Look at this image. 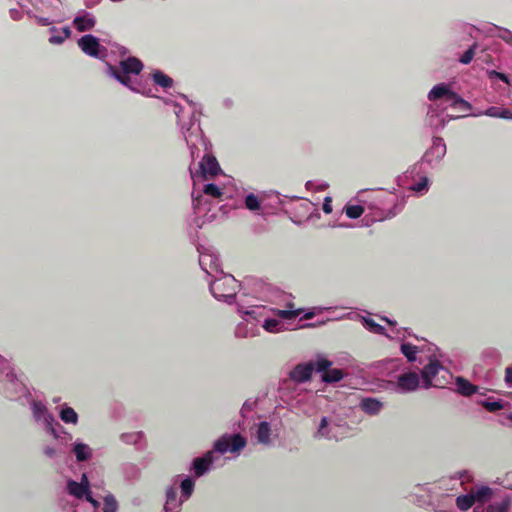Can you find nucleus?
<instances>
[{"mask_svg":"<svg viewBox=\"0 0 512 512\" xmlns=\"http://www.w3.org/2000/svg\"><path fill=\"white\" fill-rule=\"evenodd\" d=\"M459 115L457 114H445L444 111H441L434 103H431L428 106L426 121L427 124L436 130L443 129L448 121L452 119H457Z\"/></svg>","mask_w":512,"mask_h":512,"instance_id":"8","label":"nucleus"},{"mask_svg":"<svg viewBox=\"0 0 512 512\" xmlns=\"http://www.w3.org/2000/svg\"><path fill=\"white\" fill-rule=\"evenodd\" d=\"M381 319L389 324V329L376 323L370 314L363 315L354 311V321H359L368 331L374 334L385 335L387 338L396 341H402L411 335L407 328L398 327L395 321L385 317Z\"/></svg>","mask_w":512,"mask_h":512,"instance_id":"3","label":"nucleus"},{"mask_svg":"<svg viewBox=\"0 0 512 512\" xmlns=\"http://www.w3.org/2000/svg\"><path fill=\"white\" fill-rule=\"evenodd\" d=\"M81 482H83L84 485H87V488H89V481H88V478H87V476L85 474L82 475Z\"/></svg>","mask_w":512,"mask_h":512,"instance_id":"54","label":"nucleus"},{"mask_svg":"<svg viewBox=\"0 0 512 512\" xmlns=\"http://www.w3.org/2000/svg\"><path fill=\"white\" fill-rule=\"evenodd\" d=\"M474 504L475 501L471 491L465 495L458 496L456 499V505L462 511L470 509Z\"/></svg>","mask_w":512,"mask_h":512,"instance_id":"26","label":"nucleus"},{"mask_svg":"<svg viewBox=\"0 0 512 512\" xmlns=\"http://www.w3.org/2000/svg\"><path fill=\"white\" fill-rule=\"evenodd\" d=\"M121 70L125 74H139L143 69L142 62L136 57H128L120 62Z\"/></svg>","mask_w":512,"mask_h":512,"instance_id":"17","label":"nucleus"},{"mask_svg":"<svg viewBox=\"0 0 512 512\" xmlns=\"http://www.w3.org/2000/svg\"><path fill=\"white\" fill-rule=\"evenodd\" d=\"M86 499L89 501L95 508L99 506V502L93 499V497L89 494V492L86 494Z\"/></svg>","mask_w":512,"mask_h":512,"instance_id":"52","label":"nucleus"},{"mask_svg":"<svg viewBox=\"0 0 512 512\" xmlns=\"http://www.w3.org/2000/svg\"><path fill=\"white\" fill-rule=\"evenodd\" d=\"M487 76L492 81L497 79V80H500V81L504 82L506 85H510V80L507 77V75H505L503 73H500V72H498L496 70H489V71H487Z\"/></svg>","mask_w":512,"mask_h":512,"instance_id":"41","label":"nucleus"},{"mask_svg":"<svg viewBox=\"0 0 512 512\" xmlns=\"http://www.w3.org/2000/svg\"><path fill=\"white\" fill-rule=\"evenodd\" d=\"M277 314L283 319H293L300 314V310H279Z\"/></svg>","mask_w":512,"mask_h":512,"instance_id":"44","label":"nucleus"},{"mask_svg":"<svg viewBox=\"0 0 512 512\" xmlns=\"http://www.w3.org/2000/svg\"><path fill=\"white\" fill-rule=\"evenodd\" d=\"M316 371V361L297 364L289 373V377L296 383H304L311 379L313 371Z\"/></svg>","mask_w":512,"mask_h":512,"instance_id":"11","label":"nucleus"},{"mask_svg":"<svg viewBox=\"0 0 512 512\" xmlns=\"http://www.w3.org/2000/svg\"><path fill=\"white\" fill-rule=\"evenodd\" d=\"M458 478L461 480V483H464L465 481H470L472 475L468 471H461L458 473Z\"/></svg>","mask_w":512,"mask_h":512,"instance_id":"48","label":"nucleus"},{"mask_svg":"<svg viewBox=\"0 0 512 512\" xmlns=\"http://www.w3.org/2000/svg\"><path fill=\"white\" fill-rule=\"evenodd\" d=\"M452 110L454 111V113H453V114H457V115H459V117H458V118L463 117V116H466V115H467V113H468V112H461V111H460V109H452Z\"/></svg>","mask_w":512,"mask_h":512,"instance_id":"53","label":"nucleus"},{"mask_svg":"<svg viewBox=\"0 0 512 512\" xmlns=\"http://www.w3.org/2000/svg\"><path fill=\"white\" fill-rule=\"evenodd\" d=\"M211 463L212 458L210 453L206 454L204 457L196 458L193 462L195 474L197 476H202L208 470Z\"/></svg>","mask_w":512,"mask_h":512,"instance_id":"21","label":"nucleus"},{"mask_svg":"<svg viewBox=\"0 0 512 512\" xmlns=\"http://www.w3.org/2000/svg\"><path fill=\"white\" fill-rule=\"evenodd\" d=\"M110 69L112 71V74L113 76L120 82L122 83L123 85L127 86V87H130V77L128 76V74H125L123 72H119L117 69H115L114 67L110 66Z\"/></svg>","mask_w":512,"mask_h":512,"instance_id":"37","label":"nucleus"},{"mask_svg":"<svg viewBox=\"0 0 512 512\" xmlns=\"http://www.w3.org/2000/svg\"><path fill=\"white\" fill-rule=\"evenodd\" d=\"M403 366V361L400 358L395 359H386L377 365V368L379 369V373L381 376L385 377H393L395 378L397 376V372L401 370Z\"/></svg>","mask_w":512,"mask_h":512,"instance_id":"13","label":"nucleus"},{"mask_svg":"<svg viewBox=\"0 0 512 512\" xmlns=\"http://www.w3.org/2000/svg\"><path fill=\"white\" fill-rule=\"evenodd\" d=\"M74 453L77 461L79 462L87 460L90 456L88 446L82 443H78L75 445Z\"/></svg>","mask_w":512,"mask_h":512,"instance_id":"29","label":"nucleus"},{"mask_svg":"<svg viewBox=\"0 0 512 512\" xmlns=\"http://www.w3.org/2000/svg\"><path fill=\"white\" fill-rule=\"evenodd\" d=\"M510 419L512 420V415L510 416Z\"/></svg>","mask_w":512,"mask_h":512,"instance_id":"57","label":"nucleus"},{"mask_svg":"<svg viewBox=\"0 0 512 512\" xmlns=\"http://www.w3.org/2000/svg\"><path fill=\"white\" fill-rule=\"evenodd\" d=\"M510 505L509 499H502L501 501L489 504L481 510L475 508L474 512H510Z\"/></svg>","mask_w":512,"mask_h":512,"instance_id":"19","label":"nucleus"},{"mask_svg":"<svg viewBox=\"0 0 512 512\" xmlns=\"http://www.w3.org/2000/svg\"><path fill=\"white\" fill-rule=\"evenodd\" d=\"M270 433L271 429L269 423L265 421L261 422L257 430L258 441L263 444H268L270 441Z\"/></svg>","mask_w":512,"mask_h":512,"instance_id":"27","label":"nucleus"},{"mask_svg":"<svg viewBox=\"0 0 512 512\" xmlns=\"http://www.w3.org/2000/svg\"><path fill=\"white\" fill-rule=\"evenodd\" d=\"M363 369H360L359 366H354V389H362L363 386L367 384V381L364 379L362 375Z\"/></svg>","mask_w":512,"mask_h":512,"instance_id":"32","label":"nucleus"},{"mask_svg":"<svg viewBox=\"0 0 512 512\" xmlns=\"http://www.w3.org/2000/svg\"><path fill=\"white\" fill-rule=\"evenodd\" d=\"M477 44H473L463 55L459 58V62L462 64H469L476 54Z\"/></svg>","mask_w":512,"mask_h":512,"instance_id":"36","label":"nucleus"},{"mask_svg":"<svg viewBox=\"0 0 512 512\" xmlns=\"http://www.w3.org/2000/svg\"><path fill=\"white\" fill-rule=\"evenodd\" d=\"M401 342V352L402 354L407 358L409 362H413L416 360V354L419 352V349L417 346L405 342V339L400 341Z\"/></svg>","mask_w":512,"mask_h":512,"instance_id":"24","label":"nucleus"},{"mask_svg":"<svg viewBox=\"0 0 512 512\" xmlns=\"http://www.w3.org/2000/svg\"><path fill=\"white\" fill-rule=\"evenodd\" d=\"M201 175L205 178L207 175L216 176L220 171L217 159L210 154L204 155L200 162Z\"/></svg>","mask_w":512,"mask_h":512,"instance_id":"14","label":"nucleus"},{"mask_svg":"<svg viewBox=\"0 0 512 512\" xmlns=\"http://www.w3.org/2000/svg\"><path fill=\"white\" fill-rule=\"evenodd\" d=\"M422 387L428 389L430 387L444 388L452 380L451 373L443 367L437 360L430 361L422 372Z\"/></svg>","mask_w":512,"mask_h":512,"instance_id":"4","label":"nucleus"},{"mask_svg":"<svg viewBox=\"0 0 512 512\" xmlns=\"http://www.w3.org/2000/svg\"><path fill=\"white\" fill-rule=\"evenodd\" d=\"M505 382L508 386H512V368L510 367L506 368Z\"/></svg>","mask_w":512,"mask_h":512,"instance_id":"49","label":"nucleus"},{"mask_svg":"<svg viewBox=\"0 0 512 512\" xmlns=\"http://www.w3.org/2000/svg\"><path fill=\"white\" fill-rule=\"evenodd\" d=\"M78 45L85 54L95 58H101L100 53L106 50L100 45L98 38L91 34L82 36Z\"/></svg>","mask_w":512,"mask_h":512,"instance_id":"12","label":"nucleus"},{"mask_svg":"<svg viewBox=\"0 0 512 512\" xmlns=\"http://www.w3.org/2000/svg\"><path fill=\"white\" fill-rule=\"evenodd\" d=\"M421 168L420 164H415L399 177V183L418 196L426 194L431 184L427 175L421 172Z\"/></svg>","mask_w":512,"mask_h":512,"instance_id":"5","label":"nucleus"},{"mask_svg":"<svg viewBox=\"0 0 512 512\" xmlns=\"http://www.w3.org/2000/svg\"><path fill=\"white\" fill-rule=\"evenodd\" d=\"M495 29L497 30V36L499 38L512 45V32L510 30L501 27H495Z\"/></svg>","mask_w":512,"mask_h":512,"instance_id":"42","label":"nucleus"},{"mask_svg":"<svg viewBox=\"0 0 512 512\" xmlns=\"http://www.w3.org/2000/svg\"><path fill=\"white\" fill-rule=\"evenodd\" d=\"M194 490V482L191 478H186L181 483L182 495L187 499L191 496Z\"/></svg>","mask_w":512,"mask_h":512,"instance_id":"35","label":"nucleus"},{"mask_svg":"<svg viewBox=\"0 0 512 512\" xmlns=\"http://www.w3.org/2000/svg\"><path fill=\"white\" fill-rule=\"evenodd\" d=\"M60 418L65 423H76L77 422V413L71 407H66L61 410Z\"/></svg>","mask_w":512,"mask_h":512,"instance_id":"31","label":"nucleus"},{"mask_svg":"<svg viewBox=\"0 0 512 512\" xmlns=\"http://www.w3.org/2000/svg\"><path fill=\"white\" fill-rule=\"evenodd\" d=\"M281 325V322L277 319H266L263 327L266 331L274 333L280 330Z\"/></svg>","mask_w":512,"mask_h":512,"instance_id":"38","label":"nucleus"},{"mask_svg":"<svg viewBox=\"0 0 512 512\" xmlns=\"http://www.w3.org/2000/svg\"><path fill=\"white\" fill-rule=\"evenodd\" d=\"M74 26L79 32L89 31L95 26L94 18L86 16H77L74 21Z\"/></svg>","mask_w":512,"mask_h":512,"instance_id":"22","label":"nucleus"},{"mask_svg":"<svg viewBox=\"0 0 512 512\" xmlns=\"http://www.w3.org/2000/svg\"><path fill=\"white\" fill-rule=\"evenodd\" d=\"M45 452H46V454H47L48 456H52V455L54 454V450H53L52 448H48V449H46V451H45Z\"/></svg>","mask_w":512,"mask_h":512,"instance_id":"55","label":"nucleus"},{"mask_svg":"<svg viewBox=\"0 0 512 512\" xmlns=\"http://www.w3.org/2000/svg\"><path fill=\"white\" fill-rule=\"evenodd\" d=\"M446 144L441 137H433L431 146L425 151L421 160L417 163L422 167L423 164L431 168L439 165L441 160L446 155Z\"/></svg>","mask_w":512,"mask_h":512,"instance_id":"7","label":"nucleus"},{"mask_svg":"<svg viewBox=\"0 0 512 512\" xmlns=\"http://www.w3.org/2000/svg\"><path fill=\"white\" fill-rule=\"evenodd\" d=\"M332 362L325 358L316 359V372L322 373V381L326 383H336L343 378L341 369L332 368Z\"/></svg>","mask_w":512,"mask_h":512,"instance_id":"9","label":"nucleus"},{"mask_svg":"<svg viewBox=\"0 0 512 512\" xmlns=\"http://www.w3.org/2000/svg\"><path fill=\"white\" fill-rule=\"evenodd\" d=\"M214 449L219 453H225L230 450V440L223 437L216 441Z\"/></svg>","mask_w":512,"mask_h":512,"instance_id":"39","label":"nucleus"},{"mask_svg":"<svg viewBox=\"0 0 512 512\" xmlns=\"http://www.w3.org/2000/svg\"><path fill=\"white\" fill-rule=\"evenodd\" d=\"M394 200L395 196L391 193L384 195L380 191L366 189L357 192L354 196V227H368L394 217L401 210V206L397 205L388 207Z\"/></svg>","mask_w":512,"mask_h":512,"instance_id":"1","label":"nucleus"},{"mask_svg":"<svg viewBox=\"0 0 512 512\" xmlns=\"http://www.w3.org/2000/svg\"><path fill=\"white\" fill-rule=\"evenodd\" d=\"M64 37L61 36H51L49 38V42L52 44H60L64 41L65 38H68L70 36V30L68 27L63 28Z\"/></svg>","mask_w":512,"mask_h":512,"instance_id":"45","label":"nucleus"},{"mask_svg":"<svg viewBox=\"0 0 512 512\" xmlns=\"http://www.w3.org/2000/svg\"><path fill=\"white\" fill-rule=\"evenodd\" d=\"M177 491L174 488H169L166 492L167 504L171 503L176 499Z\"/></svg>","mask_w":512,"mask_h":512,"instance_id":"46","label":"nucleus"},{"mask_svg":"<svg viewBox=\"0 0 512 512\" xmlns=\"http://www.w3.org/2000/svg\"><path fill=\"white\" fill-rule=\"evenodd\" d=\"M344 212L346 214V216L350 219H352V214H353V211H352V204L351 202H348L345 206H344Z\"/></svg>","mask_w":512,"mask_h":512,"instance_id":"50","label":"nucleus"},{"mask_svg":"<svg viewBox=\"0 0 512 512\" xmlns=\"http://www.w3.org/2000/svg\"><path fill=\"white\" fill-rule=\"evenodd\" d=\"M237 280L233 276H224L210 284V292L218 300H230L236 296Z\"/></svg>","mask_w":512,"mask_h":512,"instance_id":"6","label":"nucleus"},{"mask_svg":"<svg viewBox=\"0 0 512 512\" xmlns=\"http://www.w3.org/2000/svg\"><path fill=\"white\" fill-rule=\"evenodd\" d=\"M245 205L249 210L255 211L260 208V202L254 194H249L246 196Z\"/></svg>","mask_w":512,"mask_h":512,"instance_id":"40","label":"nucleus"},{"mask_svg":"<svg viewBox=\"0 0 512 512\" xmlns=\"http://www.w3.org/2000/svg\"><path fill=\"white\" fill-rule=\"evenodd\" d=\"M482 405L489 412H496L503 409V404L500 401H483Z\"/></svg>","mask_w":512,"mask_h":512,"instance_id":"43","label":"nucleus"},{"mask_svg":"<svg viewBox=\"0 0 512 512\" xmlns=\"http://www.w3.org/2000/svg\"><path fill=\"white\" fill-rule=\"evenodd\" d=\"M203 192L213 198H221L223 195L222 190L215 184L210 183L204 186Z\"/></svg>","mask_w":512,"mask_h":512,"instance_id":"34","label":"nucleus"},{"mask_svg":"<svg viewBox=\"0 0 512 512\" xmlns=\"http://www.w3.org/2000/svg\"><path fill=\"white\" fill-rule=\"evenodd\" d=\"M481 356L483 360L490 364H498L501 361V353L496 348H486L482 351Z\"/></svg>","mask_w":512,"mask_h":512,"instance_id":"25","label":"nucleus"},{"mask_svg":"<svg viewBox=\"0 0 512 512\" xmlns=\"http://www.w3.org/2000/svg\"><path fill=\"white\" fill-rule=\"evenodd\" d=\"M327 426V419L324 417L322 418L321 420V423H320V426H319V430H318V433L321 434V435H324L323 433V430L324 428Z\"/></svg>","mask_w":512,"mask_h":512,"instance_id":"51","label":"nucleus"},{"mask_svg":"<svg viewBox=\"0 0 512 512\" xmlns=\"http://www.w3.org/2000/svg\"><path fill=\"white\" fill-rule=\"evenodd\" d=\"M152 77H153V80L154 82L163 87V88H170L172 87L173 85V80L172 78H170L169 76L165 75L163 72L161 71H155L153 74H152Z\"/></svg>","mask_w":512,"mask_h":512,"instance_id":"28","label":"nucleus"},{"mask_svg":"<svg viewBox=\"0 0 512 512\" xmlns=\"http://www.w3.org/2000/svg\"><path fill=\"white\" fill-rule=\"evenodd\" d=\"M359 407L366 414L374 416L381 412L384 407L383 402L373 397H364L360 400Z\"/></svg>","mask_w":512,"mask_h":512,"instance_id":"15","label":"nucleus"},{"mask_svg":"<svg viewBox=\"0 0 512 512\" xmlns=\"http://www.w3.org/2000/svg\"><path fill=\"white\" fill-rule=\"evenodd\" d=\"M246 445V439L240 434L233 435L230 439V451L237 452Z\"/></svg>","mask_w":512,"mask_h":512,"instance_id":"30","label":"nucleus"},{"mask_svg":"<svg viewBox=\"0 0 512 512\" xmlns=\"http://www.w3.org/2000/svg\"><path fill=\"white\" fill-rule=\"evenodd\" d=\"M118 509V504L113 495H107L104 498V507L103 512H116Z\"/></svg>","mask_w":512,"mask_h":512,"instance_id":"33","label":"nucleus"},{"mask_svg":"<svg viewBox=\"0 0 512 512\" xmlns=\"http://www.w3.org/2000/svg\"><path fill=\"white\" fill-rule=\"evenodd\" d=\"M455 386L456 392L465 397H469L478 391V386L461 376L455 378Z\"/></svg>","mask_w":512,"mask_h":512,"instance_id":"16","label":"nucleus"},{"mask_svg":"<svg viewBox=\"0 0 512 512\" xmlns=\"http://www.w3.org/2000/svg\"><path fill=\"white\" fill-rule=\"evenodd\" d=\"M331 198L329 197H326L325 200H324V203H323V211L326 213V214H330L332 212V205H331Z\"/></svg>","mask_w":512,"mask_h":512,"instance_id":"47","label":"nucleus"},{"mask_svg":"<svg viewBox=\"0 0 512 512\" xmlns=\"http://www.w3.org/2000/svg\"><path fill=\"white\" fill-rule=\"evenodd\" d=\"M311 317H312V314H311V313H307V314L305 315V319H310Z\"/></svg>","mask_w":512,"mask_h":512,"instance_id":"56","label":"nucleus"},{"mask_svg":"<svg viewBox=\"0 0 512 512\" xmlns=\"http://www.w3.org/2000/svg\"><path fill=\"white\" fill-rule=\"evenodd\" d=\"M67 487L69 493L79 499L86 495L89 491L87 485H84L83 482L78 483L73 480L68 482Z\"/></svg>","mask_w":512,"mask_h":512,"instance_id":"23","label":"nucleus"},{"mask_svg":"<svg viewBox=\"0 0 512 512\" xmlns=\"http://www.w3.org/2000/svg\"><path fill=\"white\" fill-rule=\"evenodd\" d=\"M428 99L441 111L447 109H460L461 112H469L471 105L452 91L450 85L440 83L435 85L428 93Z\"/></svg>","mask_w":512,"mask_h":512,"instance_id":"2","label":"nucleus"},{"mask_svg":"<svg viewBox=\"0 0 512 512\" xmlns=\"http://www.w3.org/2000/svg\"><path fill=\"white\" fill-rule=\"evenodd\" d=\"M396 389L401 393L415 391L420 386V378L416 372H404L397 375Z\"/></svg>","mask_w":512,"mask_h":512,"instance_id":"10","label":"nucleus"},{"mask_svg":"<svg viewBox=\"0 0 512 512\" xmlns=\"http://www.w3.org/2000/svg\"><path fill=\"white\" fill-rule=\"evenodd\" d=\"M471 493L473 495L474 501L479 503H484L492 498L493 491L488 486H478L472 488Z\"/></svg>","mask_w":512,"mask_h":512,"instance_id":"20","label":"nucleus"},{"mask_svg":"<svg viewBox=\"0 0 512 512\" xmlns=\"http://www.w3.org/2000/svg\"><path fill=\"white\" fill-rule=\"evenodd\" d=\"M474 116L486 115L492 118L512 119V112L500 106H491L483 112H477Z\"/></svg>","mask_w":512,"mask_h":512,"instance_id":"18","label":"nucleus"}]
</instances>
